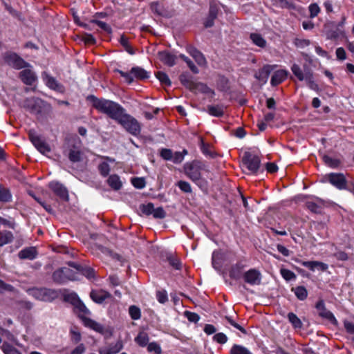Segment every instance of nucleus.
<instances>
[{
	"label": "nucleus",
	"instance_id": "79ce46f5",
	"mask_svg": "<svg viewBox=\"0 0 354 354\" xmlns=\"http://www.w3.org/2000/svg\"><path fill=\"white\" fill-rule=\"evenodd\" d=\"M230 354H252L248 349L243 346L234 345L231 350Z\"/></svg>",
	"mask_w": 354,
	"mask_h": 354
},
{
	"label": "nucleus",
	"instance_id": "f03ea898",
	"mask_svg": "<svg viewBox=\"0 0 354 354\" xmlns=\"http://www.w3.org/2000/svg\"><path fill=\"white\" fill-rule=\"evenodd\" d=\"M75 313L77 314L80 319H82L85 326L93 329L101 334H106L109 332V329L101 324L90 319L88 316L91 311L87 308L85 304L80 300L79 303L74 306Z\"/></svg>",
	"mask_w": 354,
	"mask_h": 354
},
{
	"label": "nucleus",
	"instance_id": "4be33fe9",
	"mask_svg": "<svg viewBox=\"0 0 354 354\" xmlns=\"http://www.w3.org/2000/svg\"><path fill=\"white\" fill-rule=\"evenodd\" d=\"M68 265L71 267L75 268L78 272H80L82 274L87 277L88 279H92L95 277V271L93 268L89 267H83L80 265H78L74 262H69Z\"/></svg>",
	"mask_w": 354,
	"mask_h": 354
},
{
	"label": "nucleus",
	"instance_id": "aec40b11",
	"mask_svg": "<svg viewBox=\"0 0 354 354\" xmlns=\"http://www.w3.org/2000/svg\"><path fill=\"white\" fill-rule=\"evenodd\" d=\"M19 77L25 84L29 86L32 85L37 79L34 72L29 68L21 71L19 73Z\"/></svg>",
	"mask_w": 354,
	"mask_h": 354
},
{
	"label": "nucleus",
	"instance_id": "c756f323",
	"mask_svg": "<svg viewBox=\"0 0 354 354\" xmlns=\"http://www.w3.org/2000/svg\"><path fill=\"white\" fill-rule=\"evenodd\" d=\"M13 238V234L10 231L4 230L0 232V247L11 243Z\"/></svg>",
	"mask_w": 354,
	"mask_h": 354
},
{
	"label": "nucleus",
	"instance_id": "1a4fd4ad",
	"mask_svg": "<svg viewBox=\"0 0 354 354\" xmlns=\"http://www.w3.org/2000/svg\"><path fill=\"white\" fill-rule=\"evenodd\" d=\"M328 181L338 189H347V180L342 173H330L326 176Z\"/></svg>",
	"mask_w": 354,
	"mask_h": 354
},
{
	"label": "nucleus",
	"instance_id": "f3484780",
	"mask_svg": "<svg viewBox=\"0 0 354 354\" xmlns=\"http://www.w3.org/2000/svg\"><path fill=\"white\" fill-rule=\"evenodd\" d=\"M90 297L94 302L102 304L105 299L111 297V294L102 289L92 290Z\"/></svg>",
	"mask_w": 354,
	"mask_h": 354
},
{
	"label": "nucleus",
	"instance_id": "423d86ee",
	"mask_svg": "<svg viewBox=\"0 0 354 354\" xmlns=\"http://www.w3.org/2000/svg\"><path fill=\"white\" fill-rule=\"evenodd\" d=\"M138 214L145 216L151 215L156 219H163L167 215L166 212L162 207L155 208L153 204L151 203L140 205Z\"/></svg>",
	"mask_w": 354,
	"mask_h": 354
},
{
	"label": "nucleus",
	"instance_id": "4c0bfd02",
	"mask_svg": "<svg viewBox=\"0 0 354 354\" xmlns=\"http://www.w3.org/2000/svg\"><path fill=\"white\" fill-rule=\"evenodd\" d=\"M308 86L313 90H317L318 85L315 83L313 78V74L310 70L308 69L306 71V77L304 80Z\"/></svg>",
	"mask_w": 354,
	"mask_h": 354
},
{
	"label": "nucleus",
	"instance_id": "bb28decb",
	"mask_svg": "<svg viewBox=\"0 0 354 354\" xmlns=\"http://www.w3.org/2000/svg\"><path fill=\"white\" fill-rule=\"evenodd\" d=\"M288 75L286 70H278L272 76L270 83L272 86H277L284 81Z\"/></svg>",
	"mask_w": 354,
	"mask_h": 354
},
{
	"label": "nucleus",
	"instance_id": "4468645a",
	"mask_svg": "<svg viewBox=\"0 0 354 354\" xmlns=\"http://www.w3.org/2000/svg\"><path fill=\"white\" fill-rule=\"evenodd\" d=\"M316 308L320 317L330 321L331 323L335 324L337 322V320L333 313L326 308L323 301H319L317 303Z\"/></svg>",
	"mask_w": 354,
	"mask_h": 354
},
{
	"label": "nucleus",
	"instance_id": "a18cd8bd",
	"mask_svg": "<svg viewBox=\"0 0 354 354\" xmlns=\"http://www.w3.org/2000/svg\"><path fill=\"white\" fill-rule=\"evenodd\" d=\"M156 76L162 84H165L166 86H170L171 84V80L165 73L158 71L156 73Z\"/></svg>",
	"mask_w": 354,
	"mask_h": 354
},
{
	"label": "nucleus",
	"instance_id": "680f3d73",
	"mask_svg": "<svg viewBox=\"0 0 354 354\" xmlns=\"http://www.w3.org/2000/svg\"><path fill=\"white\" fill-rule=\"evenodd\" d=\"M213 339L214 341L219 344H225L227 341V336L223 333H216L213 337Z\"/></svg>",
	"mask_w": 354,
	"mask_h": 354
},
{
	"label": "nucleus",
	"instance_id": "a211bd4d",
	"mask_svg": "<svg viewBox=\"0 0 354 354\" xmlns=\"http://www.w3.org/2000/svg\"><path fill=\"white\" fill-rule=\"evenodd\" d=\"M275 66L266 65L254 75L256 79L266 84L268 80L269 75Z\"/></svg>",
	"mask_w": 354,
	"mask_h": 354
},
{
	"label": "nucleus",
	"instance_id": "7ed1b4c3",
	"mask_svg": "<svg viewBox=\"0 0 354 354\" xmlns=\"http://www.w3.org/2000/svg\"><path fill=\"white\" fill-rule=\"evenodd\" d=\"M183 170L187 177L199 187L206 185V181L202 176L203 171L206 170L203 162L198 160L186 162L183 166Z\"/></svg>",
	"mask_w": 354,
	"mask_h": 354
},
{
	"label": "nucleus",
	"instance_id": "5fc2aeb1",
	"mask_svg": "<svg viewBox=\"0 0 354 354\" xmlns=\"http://www.w3.org/2000/svg\"><path fill=\"white\" fill-rule=\"evenodd\" d=\"M160 155L165 160H171L173 158V152L169 149H161L160 151Z\"/></svg>",
	"mask_w": 354,
	"mask_h": 354
},
{
	"label": "nucleus",
	"instance_id": "603ef678",
	"mask_svg": "<svg viewBox=\"0 0 354 354\" xmlns=\"http://www.w3.org/2000/svg\"><path fill=\"white\" fill-rule=\"evenodd\" d=\"M37 104V100L34 97L26 99L24 102V106L28 108L32 112L37 111L35 106Z\"/></svg>",
	"mask_w": 354,
	"mask_h": 354
},
{
	"label": "nucleus",
	"instance_id": "393cba45",
	"mask_svg": "<svg viewBox=\"0 0 354 354\" xmlns=\"http://www.w3.org/2000/svg\"><path fill=\"white\" fill-rule=\"evenodd\" d=\"M301 265L308 268L312 271H314L315 269H318L322 271H326L328 268L326 263L317 261H302Z\"/></svg>",
	"mask_w": 354,
	"mask_h": 354
},
{
	"label": "nucleus",
	"instance_id": "bf43d9fd",
	"mask_svg": "<svg viewBox=\"0 0 354 354\" xmlns=\"http://www.w3.org/2000/svg\"><path fill=\"white\" fill-rule=\"evenodd\" d=\"M168 261L169 264L176 270H180L181 268V263L177 258L172 255L168 257Z\"/></svg>",
	"mask_w": 354,
	"mask_h": 354
},
{
	"label": "nucleus",
	"instance_id": "c03bdc74",
	"mask_svg": "<svg viewBox=\"0 0 354 354\" xmlns=\"http://www.w3.org/2000/svg\"><path fill=\"white\" fill-rule=\"evenodd\" d=\"M322 159L327 165L333 168H336L340 165V161L339 160L332 158L327 155L323 156Z\"/></svg>",
	"mask_w": 354,
	"mask_h": 354
},
{
	"label": "nucleus",
	"instance_id": "6ab92c4d",
	"mask_svg": "<svg viewBox=\"0 0 354 354\" xmlns=\"http://www.w3.org/2000/svg\"><path fill=\"white\" fill-rule=\"evenodd\" d=\"M158 59L165 65L168 66H173L176 64V60L177 57L168 52V51H162L158 53Z\"/></svg>",
	"mask_w": 354,
	"mask_h": 354
},
{
	"label": "nucleus",
	"instance_id": "20e7f679",
	"mask_svg": "<svg viewBox=\"0 0 354 354\" xmlns=\"http://www.w3.org/2000/svg\"><path fill=\"white\" fill-rule=\"evenodd\" d=\"M261 160L258 156L245 151L242 158V167L248 174H256L260 167Z\"/></svg>",
	"mask_w": 354,
	"mask_h": 354
},
{
	"label": "nucleus",
	"instance_id": "a878e982",
	"mask_svg": "<svg viewBox=\"0 0 354 354\" xmlns=\"http://www.w3.org/2000/svg\"><path fill=\"white\" fill-rule=\"evenodd\" d=\"M345 19H343L342 21L340 22L334 29L329 30L327 32V37L330 39H335L344 35V32L342 29Z\"/></svg>",
	"mask_w": 354,
	"mask_h": 354
},
{
	"label": "nucleus",
	"instance_id": "2f4dec72",
	"mask_svg": "<svg viewBox=\"0 0 354 354\" xmlns=\"http://www.w3.org/2000/svg\"><path fill=\"white\" fill-rule=\"evenodd\" d=\"M207 112L212 116L221 117L224 114L223 106L221 105H209L207 106Z\"/></svg>",
	"mask_w": 354,
	"mask_h": 354
},
{
	"label": "nucleus",
	"instance_id": "b1692460",
	"mask_svg": "<svg viewBox=\"0 0 354 354\" xmlns=\"http://www.w3.org/2000/svg\"><path fill=\"white\" fill-rule=\"evenodd\" d=\"M187 50L189 54L195 59L198 65L204 66L206 64V59L199 50L193 47H188Z\"/></svg>",
	"mask_w": 354,
	"mask_h": 354
},
{
	"label": "nucleus",
	"instance_id": "3c124183",
	"mask_svg": "<svg viewBox=\"0 0 354 354\" xmlns=\"http://www.w3.org/2000/svg\"><path fill=\"white\" fill-rule=\"evenodd\" d=\"M179 57L184 61L186 62V64H187L188 67L190 68V70L195 74H197L198 73V68L194 65V64L193 63V62L189 59L188 58L187 56L184 55H180Z\"/></svg>",
	"mask_w": 354,
	"mask_h": 354
},
{
	"label": "nucleus",
	"instance_id": "8fccbe9b",
	"mask_svg": "<svg viewBox=\"0 0 354 354\" xmlns=\"http://www.w3.org/2000/svg\"><path fill=\"white\" fill-rule=\"evenodd\" d=\"M147 346V351L149 353H154V354H161L162 353V349H161L160 346L155 342L148 343Z\"/></svg>",
	"mask_w": 354,
	"mask_h": 354
},
{
	"label": "nucleus",
	"instance_id": "6e6d98bb",
	"mask_svg": "<svg viewBox=\"0 0 354 354\" xmlns=\"http://www.w3.org/2000/svg\"><path fill=\"white\" fill-rule=\"evenodd\" d=\"M152 11L159 15H164L165 10L162 6L158 2H153L151 4Z\"/></svg>",
	"mask_w": 354,
	"mask_h": 354
},
{
	"label": "nucleus",
	"instance_id": "9d476101",
	"mask_svg": "<svg viewBox=\"0 0 354 354\" xmlns=\"http://www.w3.org/2000/svg\"><path fill=\"white\" fill-rule=\"evenodd\" d=\"M45 84L51 90L55 91L60 93L65 92V87L59 83L55 77L50 75L48 73L44 72L41 75Z\"/></svg>",
	"mask_w": 354,
	"mask_h": 354
},
{
	"label": "nucleus",
	"instance_id": "49530a36",
	"mask_svg": "<svg viewBox=\"0 0 354 354\" xmlns=\"http://www.w3.org/2000/svg\"><path fill=\"white\" fill-rule=\"evenodd\" d=\"M122 349V344L117 343L114 346H111L108 348L100 351V354H115Z\"/></svg>",
	"mask_w": 354,
	"mask_h": 354
},
{
	"label": "nucleus",
	"instance_id": "5701e85b",
	"mask_svg": "<svg viewBox=\"0 0 354 354\" xmlns=\"http://www.w3.org/2000/svg\"><path fill=\"white\" fill-rule=\"evenodd\" d=\"M37 252L35 247H28L18 253L20 259L33 260L37 257Z\"/></svg>",
	"mask_w": 354,
	"mask_h": 354
},
{
	"label": "nucleus",
	"instance_id": "774afa93",
	"mask_svg": "<svg viewBox=\"0 0 354 354\" xmlns=\"http://www.w3.org/2000/svg\"><path fill=\"white\" fill-rule=\"evenodd\" d=\"M86 351V347L83 344H80L71 352V354H83Z\"/></svg>",
	"mask_w": 354,
	"mask_h": 354
},
{
	"label": "nucleus",
	"instance_id": "052dcab7",
	"mask_svg": "<svg viewBox=\"0 0 354 354\" xmlns=\"http://www.w3.org/2000/svg\"><path fill=\"white\" fill-rule=\"evenodd\" d=\"M184 315L187 318V319L191 322L196 323L200 319L199 315L195 313L185 311L184 313Z\"/></svg>",
	"mask_w": 354,
	"mask_h": 354
},
{
	"label": "nucleus",
	"instance_id": "473e14b6",
	"mask_svg": "<svg viewBox=\"0 0 354 354\" xmlns=\"http://www.w3.org/2000/svg\"><path fill=\"white\" fill-rule=\"evenodd\" d=\"M109 185L115 190H118L122 186L120 178L117 175H111L107 179Z\"/></svg>",
	"mask_w": 354,
	"mask_h": 354
},
{
	"label": "nucleus",
	"instance_id": "de8ad7c7",
	"mask_svg": "<svg viewBox=\"0 0 354 354\" xmlns=\"http://www.w3.org/2000/svg\"><path fill=\"white\" fill-rule=\"evenodd\" d=\"M176 185L184 193L190 194L192 192V189L189 183L185 180H179Z\"/></svg>",
	"mask_w": 354,
	"mask_h": 354
},
{
	"label": "nucleus",
	"instance_id": "6e6552de",
	"mask_svg": "<svg viewBox=\"0 0 354 354\" xmlns=\"http://www.w3.org/2000/svg\"><path fill=\"white\" fill-rule=\"evenodd\" d=\"M53 279L57 283H64L68 280H75L76 277L74 272L70 268H61L53 272Z\"/></svg>",
	"mask_w": 354,
	"mask_h": 354
},
{
	"label": "nucleus",
	"instance_id": "dca6fc26",
	"mask_svg": "<svg viewBox=\"0 0 354 354\" xmlns=\"http://www.w3.org/2000/svg\"><path fill=\"white\" fill-rule=\"evenodd\" d=\"M306 207L314 213H321L325 206L324 201L319 198H315L306 203Z\"/></svg>",
	"mask_w": 354,
	"mask_h": 354
},
{
	"label": "nucleus",
	"instance_id": "e2e57ef3",
	"mask_svg": "<svg viewBox=\"0 0 354 354\" xmlns=\"http://www.w3.org/2000/svg\"><path fill=\"white\" fill-rule=\"evenodd\" d=\"M225 319L228 322L229 324H230L232 326H233L236 329L239 330L241 332H242L243 334H246L247 332L241 325L235 322L231 317L226 316Z\"/></svg>",
	"mask_w": 354,
	"mask_h": 354
},
{
	"label": "nucleus",
	"instance_id": "7c9ffc66",
	"mask_svg": "<svg viewBox=\"0 0 354 354\" xmlns=\"http://www.w3.org/2000/svg\"><path fill=\"white\" fill-rule=\"evenodd\" d=\"M287 317L294 328L301 329L303 327L302 322L295 313H289Z\"/></svg>",
	"mask_w": 354,
	"mask_h": 354
},
{
	"label": "nucleus",
	"instance_id": "864d4df0",
	"mask_svg": "<svg viewBox=\"0 0 354 354\" xmlns=\"http://www.w3.org/2000/svg\"><path fill=\"white\" fill-rule=\"evenodd\" d=\"M120 44L124 48V49L129 53L133 54V49L129 43L128 39L124 36L122 35L120 39Z\"/></svg>",
	"mask_w": 354,
	"mask_h": 354
},
{
	"label": "nucleus",
	"instance_id": "13d9d810",
	"mask_svg": "<svg viewBox=\"0 0 354 354\" xmlns=\"http://www.w3.org/2000/svg\"><path fill=\"white\" fill-rule=\"evenodd\" d=\"M310 17L314 18L318 15L320 8L317 3H312L309 6Z\"/></svg>",
	"mask_w": 354,
	"mask_h": 354
},
{
	"label": "nucleus",
	"instance_id": "09e8293b",
	"mask_svg": "<svg viewBox=\"0 0 354 354\" xmlns=\"http://www.w3.org/2000/svg\"><path fill=\"white\" fill-rule=\"evenodd\" d=\"M280 273L286 281H291L296 279V274L288 269L281 268Z\"/></svg>",
	"mask_w": 354,
	"mask_h": 354
},
{
	"label": "nucleus",
	"instance_id": "f704fd0d",
	"mask_svg": "<svg viewBox=\"0 0 354 354\" xmlns=\"http://www.w3.org/2000/svg\"><path fill=\"white\" fill-rule=\"evenodd\" d=\"M180 82L189 88L190 91L193 90L194 82L192 81V77L187 73H183L180 75Z\"/></svg>",
	"mask_w": 354,
	"mask_h": 354
},
{
	"label": "nucleus",
	"instance_id": "338daca9",
	"mask_svg": "<svg viewBox=\"0 0 354 354\" xmlns=\"http://www.w3.org/2000/svg\"><path fill=\"white\" fill-rule=\"evenodd\" d=\"M344 326L347 333L354 334V324L350 321L344 320Z\"/></svg>",
	"mask_w": 354,
	"mask_h": 354
},
{
	"label": "nucleus",
	"instance_id": "0eeeda50",
	"mask_svg": "<svg viewBox=\"0 0 354 354\" xmlns=\"http://www.w3.org/2000/svg\"><path fill=\"white\" fill-rule=\"evenodd\" d=\"M3 59L8 66L17 70L30 66L28 62L15 53H6Z\"/></svg>",
	"mask_w": 354,
	"mask_h": 354
},
{
	"label": "nucleus",
	"instance_id": "ddd939ff",
	"mask_svg": "<svg viewBox=\"0 0 354 354\" xmlns=\"http://www.w3.org/2000/svg\"><path fill=\"white\" fill-rule=\"evenodd\" d=\"M244 280L250 285H259L261 281V274L256 269H250L243 275Z\"/></svg>",
	"mask_w": 354,
	"mask_h": 354
},
{
	"label": "nucleus",
	"instance_id": "37998d69",
	"mask_svg": "<svg viewBox=\"0 0 354 354\" xmlns=\"http://www.w3.org/2000/svg\"><path fill=\"white\" fill-rule=\"evenodd\" d=\"M64 300L71 304L73 306H76L79 303V301H80V299L75 292H71L65 295Z\"/></svg>",
	"mask_w": 354,
	"mask_h": 354
},
{
	"label": "nucleus",
	"instance_id": "0e129e2a",
	"mask_svg": "<svg viewBox=\"0 0 354 354\" xmlns=\"http://www.w3.org/2000/svg\"><path fill=\"white\" fill-rule=\"evenodd\" d=\"M156 298L160 303H161V304L165 303L167 301V292L165 290L158 291L156 292Z\"/></svg>",
	"mask_w": 354,
	"mask_h": 354
},
{
	"label": "nucleus",
	"instance_id": "72a5a7b5",
	"mask_svg": "<svg viewBox=\"0 0 354 354\" xmlns=\"http://www.w3.org/2000/svg\"><path fill=\"white\" fill-rule=\"evenodd\" d=\"M12 201V194L10 190L0 184V201L10 202Z\"/></svg>",
	"mask_w": 354,
	"mask_h": 354
},
{
	"label": "nucleus",
	"instance_id": "4d7b16f0",
	"mask_svg": "<svg viewBox=\"0 0 354 354\" xmlns=\"http://www.w3.org/2000/svg\"><path fill=\"white\" fill-rule=\"evenodd\" d=\"M3 351L5 354H21L16 348L10 344H3Z\"/></svg>",
	"mask_w": 354,
	"mask_h": 354
},
{
	"label": "nucleus",
	"instance_id": "f8f14e48",
	"mask_svg": "<svg viewBox=\"0 0 354 354\" xmlns=\"http://www.w3.org/2000/svg\"><path fill=\"white\" fill-rule=\"evenodd\" d=\"M29 136L30 141L40 153L42 154H46L50 151L49 145L39 136L34 133H30Z\"/></svg>",
	"mask_w": 354,
	"mask_h": 354
},
{
	"label": "nucleus",
	"instance_id": "69168bd1",
	"mask_svg": "<svg viewBox=\"0 0 354 354\" xmlns=\"http://www.w3.org/2000/svg\"><path fill=\"white\" fill-rule=\"evenodd\" d=\"M146 185V181L144 178H134V187L142 189Z\"/></svg>",
	"mask_w": 354,
	"mask_h": 354
},
{
	"label": "nucleus",
	"instance_id": "a19ab883",
	"mask_svg": "<svg viewBox=\"0 0 354 354\" xmlns=\"http://www.w3.org/2000/svg\"><path fill=\"white\" fill-rule=\"evenodd\" d=\"M134 77L140 80H145L149 77V74L147 71L140 67H134Z\"/></svg>",
	"mask_w": 354,
	"mask_h": 354
},
{
	"label": "nucleus",
	"instance_id": "f257e3e1",
	"mask_svg": "<svg viewBox=\"0 0 354 354\" xmlns=\"http://www.w3.org/2000/svg\"><path fill=\"white\" fill-rule=\"evenodd\" d=\"M91 97L93 105L97 110L118 120L129 132L133 133V120L129 115L125 113L124 109L120 104L111 100L98 99L94 96Z\"/></svg>",
	"mask_w": 354,
	"mask_h": 354
},
{
	"label": "nucleus",
	"instance_id": "c85d7f7f",
	"mask_svg": "<svg viewBox=\"0 0 354 354\" xmlns=\"http://www.w3.org/2000/svg\"><path fill=\"white\" fill-rule=\"evenodd\" d=\"M135 342L141 347H145L149 342V337L144 330H140L134 339Z\"/></svg>",
	"mask_w": 354,
	"mask_h": 354
},
{
	"label": "nucleus",
	"instance_id": "cd10ccee",
	"mask_svg": "<svg viewBox=\"0 0 354 354\" xmlns=\"http://www.w3.org/2000/svg\"><path fill=\"white\" fill-rule=\"evenodd\" d=\"M192 91L205 94H210L212 96L214 95V91L212 88L201 82H195L193 86V90Z\"/></svg>",
	"mask_w": 354,
	"mask_h": 354
},
{
	"label": "nucleus",
	"instance_id": "412c9836",
	"mask_svg": "<svg viewBox=\"0 0 354 354\" xmlns=\"http://www.w3.org/2000/svg\"><path fill=\"white\" fill-rule=\"evenodd\" d=\"M100 158L104 159V161H102L99 164L98 170L102 176L106 177L109 174L110 172L109 162L113 163L115 160L108 156H100Z\"/></svg>",
	"mask_w": 354,
	"mask_h": 354
},
{
	"label": "nucleus",
	"instance_id": "2eb2a0df",
	"mask_svg": "<svg viewBox=\"0 0 354 354\" xmlns=\"http://www.w3.org/2000/svg\"><path fill=\"white\" fill-rule=\"evenodd\" d=\"M114 72L118 73L122 77V81L127 84H131L133 82V66L126 67L124 66H120L118 68H115Z\"/></svg>",
	"mask_w": 354,
	"mask_h": 354
},
{
	"label": "nucleus",
	"instance_id": "9b49d317",
	"mask_svg": "<svg viewBox=\"0 0 354 354\" xmlns=\"http://www.w3.org/2000/svg\"><path fill=\"white\" fill-rule=\"evenodd\" d=\"M48 187L61 199L65 201H68V189L62 184L59 182L53 181L49 183Z\"/></svg>",
	"mask_w": 354,
	"mask_h": 354
},
{
	"label": "nucleus",
	"instance_id": "ea45409f",
	"mask_svg": "<svg viewBox=\"0 0 354 354\" xmlns=\"http://www.w3.org/2000/svg\"><path fill=\"white\" fill-rule=\"evenodd\" d=\"M68 158L73 162H80L81 160V152L79 149L73 148L70 150Z\"/></svg>",
	"mask_w": 354,
	"mask_h": 354
},
{
	"label": "nucleus",
	"instance_id": "c9c22d12",
	"mask_svg": "<svg viewBox=\"0 0 354 354\" xmlns=\"http://www.w3.org/2000/svg\"><path fill=\"white\" fill-rule=\"evenodd\" d=\"M291 71L299 80L304 81L306 79L307 70L304 73L298 64H294L291 67Z\"/></svg>",
	"mask_w": 354,
	"mask_h": 354
},
{
	"label": "nucleus",
	"instance_id": "e433bc0d",
	"mask_svg": "<svg viewBox=\"0 0 354 354\" xmlns=\"http://www.w3.org/2000/svg\"><path fill=\"white\" fill-rule=\"evenodd\" d=\"M292 290L295 292L296 297L299 300L303 301L306 299L308 296L307 290L304 286H297L296 288H293Z\"/></svg>",
	"mask_w": 354,
	"mask_h": 354
},
{
	"label": "nucleus",
	"instance_id": "58836bf2",
	"mask_svg": "<svg viewBox=\"0 0 354 354\" xmlns=\"http://www.w3.org/2000/svg\"><path fill=\"white\" fill-rule=\"evenodd\" d=\"M250 38L253 43L259 47H265L266 41L259 34L252 33L250 35Z\"/></svg>",
	"mask_w": 354,
	"mask_h": 354
},
{
	"label": "nucleus",
	"instance_id": "39448f33",
	"mask_svg": "<svg viewBox=\"0 0 354 354\" xmlns=\"http://www.w3.org/2000/svg\"><path fill=\"white\" fill-rule=\"evenodd\" d=\"M28 292L36 299L44 301H52L58 296L56 290L46 288H34L29 289Z\"/></svg>",
	"mask_w": 354,
	"mask_h": 354
}]
</instances>
